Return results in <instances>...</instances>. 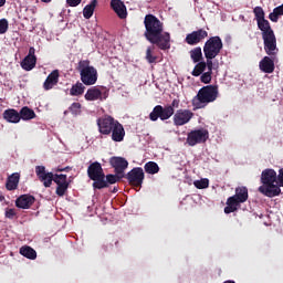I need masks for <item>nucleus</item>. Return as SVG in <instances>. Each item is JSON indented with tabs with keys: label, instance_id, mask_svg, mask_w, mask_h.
I'll return each mask as SVG.
<instances>
[{
	"label": "nucleus",
	"instance_id": "nucleus-24",
	"mask_svg": "<svg viewBox=\"0 0 283 283\" xmlns=\"http://www.w3.org/2000/svg\"><path fill=\"white\" fill-rule=\"evenodd\" d=\"M3 118L7 120V123H20L21 122V115L18 113L14 108H8L3 112Z\"/></svg>",
	"mask_w": 283,
	"mask_h": 283
},
{
	"label": "nucleus",
	"instance_id": "nucleus-45",
	"mask_svg": "<svg viewBox=\"0 0 283 283\" xmlns=\"http://www.w3.org/2000/svg\"><path fill=\"white\" fill-rule=\"evenodd\" d=\"M8 21L6 19H1L0 20V34H6V32H8Z\"/></svg>",
	"mask_w": 283,
	"mask_h": 283
},
{
	"label": "nucleus",
	"instance_id": "nucleus-7",
	"mask_svg": "<svg viewBox=\"0 0 283 283\" xmlns=\"http://www.w3.org/2000/svg\"><path fill=\"white\" fill-rule=\"evenodd\" d=\"M222 48H224L222 39L218 35L211 36L203 45V54L205 56L216 57L220 54V52H222Z\"/></svg>",
	"mask_w": 283,
	"mask_h": 283
},
{
	"label": "nucleus",
	"instance_id": "nucleus-47",
	"mask_svg": "<svg viewBox=\"0 0 283 283\" xmlns=\"http://www.w3.org/2000/svg\"><path fill=\"white\" fill-rule=\"evenodd\" d=\"M82 1L83 0H66V3L70 8H76L77 6H81Z\"/></svg>",
	"mask_w": 283,
	"mask_h": 283
},
{
	"label": "nucleus",
	"instance_id": "nucleus-27",
	"mask_svg": "<svg viewBox=\"0 0 283 283\" xmlns=\"http://www.w3.org/2000/svg\"><path fill=\"white\" fill-rule=\"evenodd\" d=\"M20 255H23V258L28 260H36V250L32 249L30 245H24L20 248Z\"/></svg>",
	"mask_w": 283,
	"mask_h": 283
},
{
	"label": "nucleus",
	"instance_id": "nucleus-22",
	"mask_svg": "<svg viewBox=\"0 0 283 283\" xmlns=\"http://www.w3.org/2000/svg\"><path fill=\"white\" fill-rule=\"evenodd\" d=\"M21 180V175L19 172H13L8 177L6 182V189L8 191H14L19 189V181Z\"/></svg>",
	"mask_w": 283,
	"mask_h": 283
},
{
	"label": "nucleus",
	"instance_id": "nucleus-55",
	"mask_svg": "<svg viewBox=\"0 0 283 283\" xmlns=\"http://www.w3.org/2000/svg\"><path fill=\"white\" fill-rule=\"evenodd\" d=\"M103 249H104V251H107V245H104Z\"/></svg>",
	"mask_w": 283,
	"mask_h": 283
},
{
	"label": "nucleus",
	"instance_id": "nucleus-40",
	"mask_svg": "<svg viewBox=\"0 0 283 283\" xmlns=\"http://www.w3.org/2000/svg\"><path fill=\"white\" fill-rule=\"evenodd\" d=\"M253 12H254V17H255L256 22L258 21H263V19H264V9H262V7H255L253 9Z\"/></svg>",
	"mask_w": 283,
	"mask_h": 283
},
{
	"label": "nucleus",
	"instance_id": "nucleus-10",
	"mask_svg": "<svg viewBox=\"0 0 283 283\" xmlns=\"http://www.w3.org/2000/svg\"><path fill=\"white\" fill-rule=\"evenodd\" d=\"M264 51L269 56H275L277 54V39L275 33H262Z\"/></svg>",
	"mask_w": 283,
	"mask_h": 283
},
{
	"label": "nucleus",
	"instance_id": "nucleus-57",
	"mask_svg": "<svg viewBox=\"0 0 283 283\" xmlns=\"http://www.w3.org/2000/svg\"><path fill=\"white\" fill-rule=\"evenodd\" d=\"M115 244H118V241H116Z\"/></svg>",
	"mask_w": 283,
	"mask_h": 283
},
{
	"label": "nucleus",
	"instance_id": "nucleus-42",
	"mask_svg": "<svg viewBox=\"0 0 283 283\" xmlns=\"http://www.w3.org/2000/svg\"><path fill=\"white\" fill-rule=\"evenodd\" d=\"M69 109L74 116H77V114H81V103H73Z\"/></svg>",
	"mask_w": 283,
	"mask_h": 283
},
{
	"label": "nucleus",
	"instance_id": "nucleus-1",
	"mask_svg": "<svg viewBox=\"0 0 283 283\" xmlns=\"http://www.w3.org/2000/svg\"><path fill=\"white\" fill-rule=\"evenodd\" d=\"M145 32L144 36L151 45L159 50H171V33L165 31V23L156 15L149 13L144 18Z\"/></svg>",
	"mask_w": 283,
	"mask_h": 283
},
{
	"label": "nucleus",
	"instance_id": "nucleus-50",
	"mask_svg": "<svg viewBox=\"0 0 283 283\" xmlns=\"http://www.w3.org/2000/svg\"><path fill=\"white\" fill-rule=\"evenodd\" d=\"M56 171H70V167H65V168L57 167Z\"/></svg>",
	"mask_w": 283,
	"mask_h": 283
},
{
	"label": "nucleus",
	"instance_id": "nucleus-46",
	"mask_svg": "<svg viewBox=\"0 0 283 283\" xmlns=\"http://www.w3.org/2000/svg\"><path fill=\"white\" fill-rule=\"evenodd\" d=\"M120 122L116 120L111 127V129L107 132L106 136H113L116 129L120 127Z\"/></svg>",
	"mask_w": 283,
	"mask_h": 283
},
{
	"label": "nucleus",
	"instance_id": "nucleus-43",
	"mask_svg": "<svg viewBox=\"0 0 283 283\" xmlns=\"http://www.w3.org/2000/svg\"><path fill=\"white\" fill-rule=\"evenodd\" d=\"M56 181H60V185H63V182H69L67 181V175H63V174L53 175V182H55V185H56Z\"/></svg>",
	"mask_w": 283,
	"mask_h": 283
},
{
	"label": "nucleus",
	"instance_id": "nucleus-32",
	"mask_svg": "<svg viewBox=\"0 0 283 283\" xmlns=\"http://www.w3.org/2000/svg\"><path fill=\"white\" fill-rule=\"evenodd\" d=\"M282 15H283V3L273 9V12L269 14V19L273 23H277V21L280 20V17Z\"/></svg>",
	"mask_w": 283,
	"mask_h": 283
},
{
	"label": "nucleus",
	"instance_id": "nucleus-35",
	"mask_svg": "<svg viewBox=\"0 0 283 283\" xmlns=\"http://www.w3.org/2000/svg\"><path fill=\"white\" fill-rule=\"evenodd\" d=\"M56 185L57 187H56L55 193L60 198H63V196H65V193L67 192V189H70V182L61 184V181H56Z\"/></svg>",
	"mask_w": 283,
	"mask_h": 283
},
{
	"label": "nucleus",
	"instance_id": "nucleus-8",
	"mask_svg": "<svg viewBox=\"0 0 283 283\" xmlns=\"http://www.w3.org/2000/svg\"><path fill=\"white\" fill-rule=\"evenodd\" d=\"M208 139H209V130L205 128L191 130L187 135V144L189 145V147H196V145H202V143H207Z\"/></svg>",
	"mask_w": 283,
	"mask_h": 283
},
{
	"label": "nucleus",
	"instance_id": "nucleus-15",
	"mask_svg": "<svg viewBox=\"0 0 283 283\" xmlns=\"http://www.w3.org/2000/svg\"><path fill=\"white\" fill-rule=\"evenodd\" d=\"M35 174L41 182H43L44 187H52V182H54V174L45 171V166H36Z\"/></svg>",
	"mask_w": 283,
	"mask_h": 283
},
{
	"label": "nucleus",
	"instance_id": "nucleus-56",
	"mask_svg": "<svg viewBox=\"0 0 283 283\" xmlns=\"http://www.w3.org/2000/svg\"><path fill=\"white\" fill-rule=\"evenodd\" d=\"M3 199V197H0V200H2Z\"/></svg>",
	"mask_w": 283,
	"mask_h": 283
},
{
	"label": "nucleus",
	"instance_id": "nucleus-11",
	"mask_svg": "<svg viewBox=\"0 0 283 283\" xmlns=\"http://www.w3.org/2000/svg\"><path fill=\"white\" fill-rule=\"evenodd\" d=\"M126 179L128 180L132 187H136L140 189L143 187V182L145 180V171L142 167L133 168L127 175Z\"/></svg>",
	"mask_w": 283,
	"mask_h": 283
},
{
	"label": "nucleus",
	"instance_id": "nucleus-19",
	"mask_svg": "<svg viewBox=\"0 0 283 283\" xmlns=\"http://www.w3.org/2000/svg\"><path fill=\"white\" fill-rule=\"evenodd\" d=\"M36 199L32 195H21L15 199V207L18 209H30Z\"/></svg>",
	"mask_w": 283,
	"mask_h": 283
},
{
	"label": "nucleus",
	"instance_id": "nucleus-30",
	"mask_svg": "<svg viewBox=\"0 0 283 283\" xmlns=\"http://www.w3.org/2000/svg\"><path fill=\"white\" fill-rule=\"evenodd\" d=\"M144 169L146 174H150V176H154L160 171V167L156 161H148L145 164Z\"/></svg>",
	"mask_w": 283,
	"mask_h": 283
},
{
	"label": "nucleus",
	"instance_id": "nucleus-33",
	"mask_svg": "<svg viewBox=\"0 0 283 283\" xmlns=\"http://www.w3.org/2000/svg\"><path fill=\"white\" fill-rule=\"evenodd\" d=\"M205 70H207V62L206 61L197 62V64L195 65L191 72V75L201 76V74L205 73Z\"/></svg>",
	"mask_w": 283,
	"mask_h": 283
},
{
	"label": "nucleus",
	"instance_id": "nucleus-53",
	"mask_svg": "<svg viewBox=\"0 0 283 283\" xmlns=\"http://www.w3.org/2000/svg\"><path fill=\"white\" fill-rule=\"evenodd\" d=\"M223 283H235L234 281H226Z\"/></svg>",
	"mask_w": 283,
	"mask_h": 283
},
{
	"label": "nucleus",
	"instance_id": "nucleus-37",
	"mask_svg": "<svg viewBox=\"0 0 283 283\" xmlns=\"http://www.w3.org/2000/svg\"><path fill=\"white\" fill-rule=\"evenodd\" d=\"M154 50H156V46L151 45L148 46L146 50V61L147 63H156L158 61V56L154 55Z\"/></svg>",
	"mask_w": 283,
	"mask_h": 283
},
{
	"label": "nucleus",
	"instance_id": "nucleus-4",
	"mask_svg": "<svg viewBox=\"0 0 283 283\" xmlns=\"http://www.w3.org/2000/svg\"><path fill=\"white\" fill-rule=\"evenodd\" d=\"M76 70L80 72L81 81L84 85H96L98 81V71L90 65V60H81Z\"/></svg>",
	"mask_w": 283,
	"mask_h": 283
},
{
	"label": "nucleus",
	"instance_id": "nucleus-3",
	"mask_svg": "<svg viewBox=\"0 0 283 283\" xmlns=\"http://www.w3.org/2000/svg\"><path fill=\"white\" fill-rule=\"evenodd\" d=\"M218 85H207L201 87L192 98V107H195V109H205L209 103L218 101Z\"/></svg>",
	"mask_w": 283,
	"mask_h": 283
},
{
	"label": "nucleus",
	"instance_id": "nucleus-18",
	"mask_svg": "<svg viewBox=\"0 0 283 283\" xmlns=\"http://www.w3.org/2000/svg\"><path fill=\"white\" fill-rule=\"evenodd\" d=\"M34 46H31L29 49V54L21 62L22 70L30 72L31 70H34V67H36V55H34Z\"/></svg>",
	"mask_w": 283,
	"mask_h": 283
},
{
	"label": "nucleus",
	"instance_id": "nucleus-17",
	"mask_svg": "<svg viewBox=\"0 0 283 283\" xmlns=\"http://www.w3.org/2000/svg\"><path fill=\"white\" fill-rule=\"evenodd\" d=\"M109 163L115 169V174H117V176H123L126 168L129 167V163L123 157H112Z\"/></svg>",
	"mask_w": 283,
	"mask_h": 283
},
{
	"label": "nucleus",
	"instance_id": "nucleus-21",
	"mask_svg": "<svg viewBox=\"0 0 283 283\" xmlns=\"http://www.w3.org/2000/svg\"><path fill=\"white\" fill-rule=\"evenodd\" d=\"M259 67L261 72H264V74H273V72H275V61L270 56H264L260 61Z\"/></svg>",
	"mask_w": 283,
	"mask_h": 283
},
{
	"label": "nucleus",
	"instance_id": "nucleus-44",
	"mask_svg": "<svg viewBox=\"0 0 283 283\" xmlns=\"http://www.w3.org/2000/svg\"><path fill=\"white\" fill-rule=\"evenodd\" d=\"M206 57V67H208V72H213V56L211 55H205Z\"/></svg>",
	"mask_w": 283,
	"mask_h": 283
},
{
	"label": "nucleus",
	"instance_id": "nucleus-14",
	"mask_svg": "<svg viewBox=\"0 0 283 283\" xmlns=\"http://www.w3.org/2000/svg\"><path fill=\"white\" fill-rule=\"evenodd\" d=\"M193 118V112L189 109H178L174 115V125L176 127H182V125H187L189 120Z\"/></svg>",
	"mask_w": 283,
	"mask_h": 283
},
{
	"label": "nucleus",
	"instance_id": "nucleus-52",
	"mask_svg": "<svg viewBox=\"0 0 283 283\" xmlns=\"http://www.w3.org/2000/svg\"><path fill=\"white\" fill-rule=\"evenodd\" d=\"M43 3H50L52 0H41Z\"/></svg>",
	"mask_w": 283,
	"mask_h": 283
},
{
	"label": "nucleus",
	"instance_id": "nucleus-20",
	"mask_svg": "<svg viewBox=\"0 0 283 283\" xmlns=\"http://www.w3.org/2000/svg\"><path fill=\"white\" fill-rule=\"evenodd\" d=\"M111 8L119 19H127V7L122 0H111Z\"/></svg>",
	"mask_w": 283,
	"mask_h": 283
},
{
	"label": "nucleus",
	"instance_id": "nucleus-51",
	"mask_svg": "<svg viewBox=\"0 0 283 283\" xmlns=\"http://www.w3.org/2000/svg\"><path fill=\"white\" fill-rule=\"evenodd\" d=\"M6 6V0H0V8H3Z\"/></svg>",
	"mask_w": 283,
	"mask_h": 283
},
{
	"label": "nucleus",
	"instance_id": "nucleus-34",
	"mask_svg": "<svg viewBox=\"0 0 283 283\" xmlns=\"http://www.w3.org/2000/svg\"><path fill=\"white\" fill-rule=\"evenodd\" d=\"M190 59L193 63H200L202 61V48L197 46L190 51Z\"/></svg>",
	"mask_w": 283,
	"mask_h": 283
},
{
	"label": "nucleus",
	"instance_id": "nucleus-38",
	"mask_svg": "<svg viewBox=\"0 0 283 283\" xmlns=\"http://www.w3.org/2000/svg\"><path fill=\"white\" fill-rule=\"evenodd\" d=\"M193 185H195V187L197 189H208V187H209V179L203 178V179H200V180H196L193 182Z\"/></svg>",
	"mask_w": 283,
	"mask_h": 283
},
{
	"label": "nucleus",
	"instance_id": "nucleus-9",
	"mask_svg": "<svg viewBox=\"0 0 283 283\" xmlns=\"http://www.w3.org/2000/svg\"><path fill=\"white\" fill-rule=\"evenodd\" d=\"M174 114L175 109H172L171 106L163 107V105H157L149 114V118L153 120V123H156L158 118H160V120H169V118H171Z\"/></svg>",
	"mask_w": 283,
	"mask_h": 283
},
{
	"label": "nucleus",
	"instance_id": "nucleus-23",
	"mask_svg": "<svg viewBox=\"0 0 283 283\" xmlns=\"http://www.w3.org/2000/svg\"><path fill=\"white\" fill-rule=\"evenodd\" d=\"M59 84V71H52L43 83L44 90L48 92Z\"/></svg>",
	"mask_w": 283,
	"mask_h": 283
},
{
	"label": "nucleus",
	"instance_id": "nucleus-54",
	"mask_svg": "<svg viewBox=\"0 0 283 283\" xmlns=\"http://www.w3.org/2000/svg\"><path fill=\"white\" fill-rule=\"evenodd\" d=\"M116 191H118V189L114 188L113 193H116Z\"/></svg>",
	"mask_w": 283,
	"mask_h": 283
},
{
	"label": "nucleus",
	"instance_id": "nucleus-12",
	"mask_svg": "<svg viewBox=\"0 0 283 283\" xmlns=\"http://www.w3.org/2000/svg\"><path fill=\"white\" fill-rule=\"evenodd\" d=\"M109 96V91L107 88L101 86L99 88L93 86L87 90L85 94L86 101H105Z\"/></svg>",
	"mask_w": 283,
	"mask_h": 283
},
{
	"label": "nucleus",
	"instance_id": "nucleus-49",
	"mask_svg": "<svg viewBox=\"0 0 283 283\" xmlns=\"http://www.w3.org/2000/svg\"><path fill=\"white\" fill-rule=\"evenodd\" d=\"M166 107H171L174 109V107H180V99H174L171 102V105H168Z\"/></svg>",
	"mask_w": 283,
	"mask_h": 283
},
{
	"label": "nucleus",
	"instance_id": "nucleus-6",
	"mask_svg": "<svg viewBox=\"0 0 283 283\" xmlns=\"http://www.w3.org/2000/svg\"><path fill=\"white\" fill-rule=\"evenodd\" d=\"M87 176L90 180H93V189H105L107 182H105V172L101 163H92L87 168Z\"/></svg>",
	"mask_w": 283,
	"mask_h": 283
},
{
	"label": "nucleus",
	"instance_id": "nucleus-41",
	"mask_svg": "<svg viewBox=\"0 0 283 283\" xmlns=\"http://www.w3.org/2000/svg\"><path fill=\"white\" fill-rule=\"evenodd\" d=\"M212 74H213V72H211V71H208V72H205L203 74H201V76H200L201 83L209 85V83H211Z\"/></svg>",
	"mask_w": 283,
	"mask_h": 283
},
{
	"label": "nucleus",
	"instance_id": "nucleus-36",
	"mask_svg": "<svg viewBox=\"0 0 283 283\" xmlns=\"http://www.w3.org/2000/svg\"><path fill=\"white\" fill-rule=\"evenodd\" d=\"M84 92H85V87L83 83H76L70 90L71 96H81Z\"/></svg>",
	"mask_w": 283,
	"mask_h": 283
},
{
	"label": "nucleus",
	"instance_id": "nucleus-2",
	"mask_svg": "<svg viewBox=\"0 0 283 283\" xmlns=\"http://www.w3.org/2000/svg\"><path fill=\"white\" fill-rule=\"evenodd\" d=\"M277 182V172L274 169H264L261 174V184L259 187V193L266 196V198H275L282 193L280 186L275 185Z\"/></svg>",
	"mask_w": 283,
	"mask_h": 283
},
{
	"label": "nucleus",
	"instance_id": "nucleus-31",
	"mask_svg": "<svg viewBox=\"0 0 283 283\" xmlns=\"http://www.w3.org/2000/svg\"><path fill=\"white\" fill-rule=\"evenodd\" d=\"M122 178H125V175H106L105 176V182H106V187L104 189H107V187H109V185H116V182H119Z\"/></svg>",
	"mask_w": 283,
	"mask_h": 283
},
{
	"label": "nucleus",
	"instance_id": "nucleus-48",
	"mask_svg": "<svg viewBox=\"0 0 283 283\" xmlns=\"http://www.w3.org/2000/svg\"><path fill=\"white\" fill-rule=\"evenodd\" d=\"M277 182H279V188H280V187H283V168H281V169L279 170Z\"/></svg>",
	"mask_w": 283,
	"mask_h": 283
},
{
	"label": "nucleus",
	"instance_id": "nucleus-39",
	"mask_svg": "<svg viewBox=\"0 0 283 283\" xmlns=\"http://www.w3.org/2000/svg\"><path fill=\"white\" fill-rule=\"evenodd\" d=\"M4 217L8 219V220H14V219H18L19 217L17 216V209L14 208H7L6 211H4Z\"/></svg>",
	"mask_w": 283,
	"mask_h": 283
},
{
	"label": "nucleus",
	"instance_id": "nucleus-28",
	"mask_svg": "<svg viewBox=\"0 0 283 283\" xmlns=\"http://www.w3.org/2000/svg\"><path fill=\"white\" fill-rule=\"evenodd\" d=\"M111 138L113 143H123L125 140V127L123 124L117 129H115Z\"/></svg>",
	"mask_w": 283,
	"mask_h": 283
},
{
	"label": "nucleus",
	"instance_id": "nucleus-26",
	"mask_svg": "<svg viewBox=\"0 0 283 283\" xmlns=\"http://www.w3.org/2000/svg\"><path fill=\"white\" fill-rule=\"evenodd\" d=\"M20 120H32L33 118H36V113H34V109L24 106L20 109Z\"/></svg>",
	"mask_w": 283,
	"mask_h": 283
},
{
	"label": "nucleus",
	"instance_id": "nucleus-13",
	"mask_svg": "<svg viewBox=\"0 0 283 283\" xmlns=\"http://www.w3.org/2000/svg\"><path fill=\"white\" fill-rule=\"evenodd\" d=\"M208 36L209 32H207V30L198 29L196 31H192L191 33H188L186 35L185 42L188 45H198V43H202Z\"/></svg>",
	"mask_w": 283,
	"mask_h": 283
},
{
	"label": "nucleus",
	"instance_id": "nucleus-16",
	"mask_svg": "<svg viewBox=\"0 0 283 283\" xmlns=\"http://www.w3.org/2000/svg\"><path fill=\"white\" fill-rule=\"evenodd\" d=\"M116 120L117 119H114V117H112L109 115H105L103 117H99L97 119V127H98L99 134H102L103 136H106L107 132L109 129H112V127L114 126Z\"/></svg>",
	"mask_w": 283,
	"mask_h": 283
},
{
	"label": "nucleus",
	"instance_id": "nucleus-5",
	"mask_svg": "<svg viewBox=\"0 0 283 283\" xmlns=\"http://www.w3.org/2000/svg\"><path fill=\"white\" fill-rule=\"evenodd\" d=\"M249 200V189L244 186L235 188V195L227 199V207L224 213H234V211Z\"/></svg>",
	"mask_w": 283,
	"mask_h": 283
},
{
	"label": "nucleus",
	"instance_id": "nucleus-29",
	"mask_svg": "<svg viewBox=\"0 0 283 283\" xmlns=\"http://www.w3.org/2000/svg\"><path fill=\"white\" fill-rule=\"evenodd\" d=\"M259 30H261L262 34H269V32L274 33L273 29H271V23L269 20L263 19L256 21Z\"/></svg>",
	"mask_w": 283,
	"mask_h": 283
},
{
	"label": "nucleus",
	"instance_id": "nucleus-25",
	"mask_svg": "<svg viewBox=\"0 0 283 283\" xmlns=\"http://www.w3.org/2000/svg\"><path fill=\"white\" fill-rule=\"evenodd\" d=\"M96 6H98V0H92L90 4L84 7L83 9L84 19H92V17H94V10H96Z\"/></svg>",
	"mask_w": 283,
	"mask_h": 283
}]
</instances>
